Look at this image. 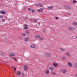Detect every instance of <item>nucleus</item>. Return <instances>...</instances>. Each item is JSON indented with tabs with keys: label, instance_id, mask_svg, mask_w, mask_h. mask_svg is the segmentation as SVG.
Masks as SVG:
<instances>
[{
	"label": "nucleus",
	"instance_id": "nucleus-37",
	"mask_svg": "<svg viewBox=\"0 0 77 77\" xmlns=\"http://www.w3.org/2000/svg\"><path fill=\"white\" fill-rule=\"evenodd\" d=\"M55 19H56V20H58L59 19V18H58L57 17H56Z\"/></svg>",
	"mask_w": 77,
	"mask_h": 77
},
{
	"label": "nucleus",
	"instance_id": "nucleus-31",
	"mask_svg": "<svg viewBox=\"0 0 77 77\" xmlns=\"http://www.w3.org/2000/svg\"><path fill=\"white\" fill-rule=\"evenodd\" d=\"M77 2V1H76L75 0H73V3H76Z\"/></svg>",
	"mask_w": 77,
	"mask_h": 77
},
{
	"label": "nucleus",
	"instance_id": "nucleus-29",
	"mask_svg": "<svg viewBox=\"0 0 77 77\" xmlns=\"http://www.w3.org/2000/svg\"><path fill=\"white\" fill-rule=\"evenodd\" d=\"M33 22H37V20L36 19H34L33 20Z\"/></svg>",
	"mask_w": 77,
	"mask_h": 77
},
{
	"label": "nucleus",
	"instance_id": "nucleus-30",
	"mask_svg": "<svg viewBox=\"0 0 77 77\" xmlns=\"http://www.w3.org/2000/svg\"><path fill=\"white\" fill-rule=\"evenodd\" d=\"M60 50H61V51H64L65 50V49H63L62 48H60Z\"/></svg>",
	"mask_w": 77,
	"mask_h": 77
},
{
	"label": "nucleus",
	"instance_id": "nucleus-7",
	"mask_svg": "<svg viewBox=\"0 0 77 77\" xmlns=\"http://www.w3.org/2000/svg\"><path fill=\"white\" fill-rule=\"evenodd\" d=\"M49 69L51 71H54V67L53 66L50 67H49Z\"/></svg>",
	"mask_w": 77,
	"mask_h": 77
},
{
	"label": "nucleus",
	"instance_id": "nucleus-35",
	"mask_svg": "<svg viewBox=\"0 0 77 77\" xmlns=\"http://www.w3.org/2000/svg\"><path fill=\"white\" fill-rule=\"evenodd\" d=\"M2 23H4V22H5V20L4 19L2 21Z\"/></svg>",
	"mask_w": 77,
	"mask_h": 77
},
{
	"label": "nucleus",
	"instance_id": "nucleus-41",
	"mask_svg": "<svg viewBox=\"0 0 77 77\" xmlns=\"http://www.w3.org/2000/svg\"><path fill=\"white\" fill-rule=\"evenodd\" d=\"M18 38H19V39H20V37L19 36H18Z\"/></svg>",
	"mask_w": 77,
	"mask_h": 77
},
{
	"label": "nucleus",
	"instance_id": "nucleus-6",
	"mask_svg": "<svg viewBox=\"0 0 77 77\" xmlns=\"http://www.w3.org/2000/svg\"><path fill=\"white\" fill-rule=\"evenodd\" d=\"M45 74H49L50 73V70L49 69H47L45 70Z\"/></svg>",
	"mask_w": 77,
	"mask_h": 77
},
{
	"label": "nucleus",
	"instance_id": "nucleus-11",
	"mask_svg": "<svg viewBox=\"0 0 77 77\" xmlns=\"http://www.w3.org/2000/svg\"><path fill=\"white\" fill-rule=\"evenodd\" d=\"M40 37V35H35V36L34 37L35 39H39V37Z\"/></svg>",
	"mask_w": 77,
	"mask_h": 77
},
{
	"label": "nucleus",
	"instance_id": "nucleus-40",
	"mask_svg": "<svg viewBox=\"0 0 77 77\" xmlns=\"http://www.w3.org/2000/svg\"><path fill=\"white\" fill-rule=\"evenodd\" d=\"M3 53L2 52L1 53V54L2 55V54Z\"/></svg>",
	"mask_w": 77,
	"mask_h": 77
},
{
	"label": "nucleus",
	"instance_id": "nucleus-42",
	"mask_svg": "<svg viewBox=\"0 0 77 77\" xmlns=\"http://www.w3.org/2000/svg\"><path fill=\"white\" fill-rule=\"evenodd\" d=\"M75 38H76V39H77V36H76Z\"/></svg>",
	"mask_w": 77,
	"mask_h": 77
},
{
	"label": "nucleus",
	"instance_id": "nucleus-17",
	"mask_svg": "<svg viewBox=\"0 0 77 77\" xmlns=\"http://www.w3.org/2000/svg\"><path fill=\"white\" fill-rule=\"evenodd\" d=\"M30 32V31L29 30H27L25 31V33L26 34H29Z\"/></svg>",
	"mask_w": 77,
	"mask_h": 77
},
{
	"label": "nucleus",
	"instance_id": "nucleus-3",
	"mask_svg": "<svg viewBox=\"0 0 77 77\" xmlns=\"http://www.w3.org/2000/svg\"><path fill=\"white\" fill-rule=\"evenodd\" d=\"M60 72H62V73H63V74H65L66 72V70L65 69H63L60 70Z\"/></svg>",
	"mask_w": 77,
	"mask_h": 77
},
{
	"label": "nucleus",
	"instance_id": "nucleus-46",
	"mask_svg": "<svg viewBox=\"0 0 77 77\" xmlns=\"http://www.w3.org/2000/svg\"><path fill=\"white\" fill-rule=\"evenodd\" d=\"M0 32H1V30H0Z\"/></svg>",
	"mask_w": 77,
	"mask_h": 77
},
{
	"label": "nucleus",
	"instance_id": "nucleus-4",
	"mask_svg": "<svg viewBox=\"0 0 77 77\" xmlns=\"http://www.w3.org/2000/svg\"><path fill=\"white\" fill-rule=\"evenodd\" d=\"M15 55V54L14 52H11L9 54V57H13Z\"/></svg>",
	"mask_w": 77,
	"mask_h": 77
},
{
	"label": "nucleus",
	"instance_id": "nucleus-45",
	"mask_svg": "<svg viewBox=\"0 0 77 77\" xmlns=\"http://www.w3.org/2000/svg\"><path fill=\"white\" fill-rule=\"evenodd\" d=\"M38 24H39V25H40V23H38Z\"/></svg>",
	"mask_w": 77,
	"mask_h": 77
},
{
	"label": "nucleus",
	"instance_id": "nucleus-33",
	"mask_svg": "<svg viewBox=\"0 0 77 77\" xmlns=\"http://www.w3.org/2000/svg\"><path fill=\"white\" fill-rule=\"evenodd\" d=\"M32 13H35V11L34 10H32Z\"/></svg>",
	"mask_w": 77,
	"mask_h": 77
},
{
	"label": "nucleus",
	"instance_id": "nucleus-47",
	"mask_svg": "<svg viewBox=\"0 0 77 77\" xmlns=\"http://www.w3.org/2000/svg\"><path fill=\"white\" fill-rule=\"evenodd\" d=\"M76 28H77V26H76Z\"/></svg>",
	"mask_w": 77,
	"mask_h": 77
},
{
	"label": "nucleus",
	"instance_id": "nucleus-15",
	"mask_svg": "<svg viewBox=\"0 0 77 77\" xmlns=\"http://www.w3.org/2000/svg\"><path fill=\"white\" fill-rule=\"evenodd\" d=\"M23 26H24V29H28V27L27 26V25L24 24Z\"/></svg>",
	"mask_w": 77,
	"mask_h": 77
},
{
	"label": "nucleus",
	"instance_id": "nucleus-25",
	"mask_svg": "<svg viewBox=\"0 0 77 77\" xmlns=\"http://www.w3.org/2000/svg\"><path fill=\"white\" fill-rule=\"evenodd\" d=\"M74 66L75 68H77V63H75V64Z\"/></svg>",
	"mask_w": 77,
	"mask_h": 77
},
{
	"label": "nucleus",
	"instance_id": "nucleus-44",
	"mask_svg": "<svg viewBox=\"0 0 77 77\" xmlns=\"http://www.w3.org/2000/svg\"><path fill=\"white\" fill-rule=\"evenodd\" d=\"M27 8V7H26V8L25 9H26Z\"/></svg>",
	"mask_w": 77,
	"mask_h": 77
},
{
	"label": "nucleus",
	"instance_id": "nucleus-5",
	"mask_svg": "<svg viewBox=\"0 0 77 77\" xmlns=\"http://www.w3.org/2000/svg\"><path fill=\"white\" fill-rule=\"evenodd\" d=\"M67 64L69 67H70V68L71 67H72V63L71 62H68L67 63Z\"/></svg>",
	"mask_w": 77,
	"mask_h": 77
},
{
	"label": "nucleus",
	"instance_id": "nucleus-43",
	"mask_svg": "<svg viewBox=\"0 0 77 77\" xmlns=\"http://www.w3.org/2000/svg\"><path fill=\"white\" fill-rule=\"evenodd\" d=\"M44 0V1H47V0Z\"/></svg>",
	"mask_w": 77,
	"mask_h": 77
},
{
	"label": "nucleus",
	"instance_id": "nucleus-1",
	"mask_svg": "<svg viewBox=\"0 0 77 77\" xmlns=\"http://www.w3.org/2000/svg\"><path fill=\"white\" fill-rule=\"evenodd\" d=\"M68 29L70 31H74L75 30V28L74 27L70 26L68 27Z\"/></svg>",
	"mask_w": 77,
	"mask_h": 77
},
{
	"label": "nucleus",
	"instance_id": "nucleus-32",
	"mask_svg": "<svg viewBox=\"0 0 77 77\" xmlns=\"http://www.w3.org/2000/svg\"><path fill=\"white\" fill-rule=\"evenodd\" d=\"M3 18V16L2 15L0 16V18Z\"/></svg>",
	"mask_w": 77,
	"mask_h": 77
},
{
	"label": "nucleus",
	"instance_id": "nucleus-19",
	"mask_svg": "<svg viewBox=\"0 0 77 77\" xmlns=\"http://www.w3.org/2000/svg\"><path fill=\"white\" fill-rule=\"evenodd\" d=\"M65 54L67 56H71V55L70 54V53L68 52H66L65 53Z\"/></svg>",
	"mask_w": 77,
	"mask_h": 77
},
{
	"label": "nucleus",
	"instance_id": "nucleus-18",
	"mask_svg": "<svg viewBox=\"0 0 77 77\" xmlns=\"http://www.w3.org/2000/svg\"><path fill=\"white\" fill-rule=\"evenodd\" d=\"M38 6L40 7L41 8H42V7H43V5H42V4L39 3L38 4Z\"/></svg>",
	"mask_w": 77,
	"mask_h": 77
},
{
	"label": "nucleus",
	"instance_id": "nucleus-9",
	"mask_svg": "<svg viewBox=\"0 0 77 77\" xmlns=\"http://www.w3.org/2000/svg\"><path fill=\"white\" fill-rule=\"evenodd\" d=\"M30 47L31 48H36V45H32L30 46Z\"/></svg>",
	"mask_w": 77,
	"mask_h": 77
},
{
	"label": "nucleus",
	"instance_id": "nucleus-2",
	"mask_svg": "<svg viewBox=\"0 0 77 77\" xmlns=\"http://www.w3.org/2000/svg\"><path fill=\"white\" fill-rule=\"evenodd\" d=\"M29 68V66L27 64H25L24 65V70L25 71H27V69Z\"/></svg>",
	"mask_w": 77,
	"mask_h": 77
},
{
	"label": "nucleus",
	"instance_id": "nucleus-26",
	"mask_svg": "<svg viewBox=\"0 0 77 77\" xmlns=\"http://www.w3.org/2000/svg\"><path fill=\"white\" fill-rule=\"evenodd\" d=\"M13 70H14V71H16V68H15V67H13Z\"/></svg>",
	"mask_w": 77,
	"mask_h": 77
},
{
	"label": "nucleus",
	"instance_id": "nucleus-12",
	"mask_svg": "<svg viewBox=\"0 0 77 77\" xmlns=\"http://www.w3.org/2000/svg\"><path fill=\"white\" fill-rule=\"evenodd\" d=\"M53 6H51L48 7V10H51V9H53Z\"/></svg>",
	"mask_w": 77,
	"mask_h": 77
},
{
	"label": "nucleus",
	"instance_id": "nucleus-22",
	"mask_svg": "<svg viewBox=\"0 0 77 77\" xmlns=\"http://www.w3.org/2000/svg\"><path fill=\"white\" fill-rule=\"evenodd\" d=\"M17 74L18 75H19L21 74V72L19 71H18L17 72Z\"/></svg>",
	"mask_w": 77,
	"mask_h": 77
},
{
	"label": "nucleus",
	"instance_id": "nucleus-36",
	"mask_svg": "<svg viewBox=\"0 0 77 77\" xmlns=\"http://www.w3.org/2000/svg\"><path fill=\"white\" fill-rule=\"evenodd\" d=\"M71 9V7H69V8H68V9H69V10H70Z\"/></svg>",
	"mask_w": 77,
	"mask_h": 77
},
{
	"label": "nucleus",
	"instance_id": "nucleus-28",
	"mask_svg": "<svg viewBox=\"0 0 77 77\" xmlns=\"http://www.w3.org/2000/svg\"><path fill=\"white\" fill-rule=\"evenodd\" d=\"M21 77H24V73H22L21 74Z\"/></svg>",
	"mask_w": 77,
	"mask_h": 77
},
{
	"label": "nucleus",
	"instance_id": "nucleus-48",
	"mask_svg": "<svg viewBox=\"0 0 77 77\" xmlns=\"http://www.w3.org/2000/svg\"><path fill=\"white\" fill-rule=\"evenodd\" d=\"M12 59H14V58H12Z\"/></svg>",
	"mask_w": 77,
	"mask_h": 77
},
{
	"label": "nucleus",
	"instance_id": "nucleus-39",
	"mask_svg": "<svg viewBox=\"0 0 77 77\" xmlns=\"http://www.w3.org/2000/svg\"><path fill=\"white\" fill-rule=\"evenodd\" d=\"M75 76L76 77H77V73H76V74H75Z\"/></svg>",
	"mask_w": 77,
	"mask_h": 77
},
{
	"label": "nucleus",
	"instance_id": "nucleus-21",
	"mask_svg": "<svg viewBox=\"0 0 77 77\" xmlns=\"http://www.w3.org/2000/svg\"><path fill=\"white\" fill-rule=\"evenodd\" d=\"M73 24L74 25V26H77V23L76 22H74L73 23Z\"/></svg>",
	"mask_w": 77,
	"mask_h": 77
},
{
	"label": "nucleus",
	"instance_id": "nucleus-27",
	"mask_svg": "<svg viewBox=\"0 0 77 77\" xmlns=\"http://www.w3.org/2000/svg\"><path fill=\"white\" fill-rule=\"evenodd\" d=\"M65 58H66L65 57H63L62 58V60H64L65 59Z\"/></svg>",
	"mask_w": 77,
	"mask_h": 77
},
{
	"label": "nucleus",
	"instance_id": "nucleus-8",
	"mask_svg": "<svg viewBox=\"0 0 77 77\" xmlns=\"http://www.w3.org/2000/svg\"><path fill=\"white\" fill-rule=\"evenodd\" d=\"M43 8H41L39 9H38L37 10L38 12H43Z\"/></svg>",
	"mask_w": 77,
	"mask_h": 77
},
{
	"label": "nucleus",
	"instance_id": "nucleus-20",
	"mask_svg": "<svg viewBox=\"0 0 77 77\" xmlns=\"http://www.w3.org/2000/svg\"><path fill=\"white\" fill-rule=\"evenodd\" d=\"M51 74H52V75H57V74H56V73L55 72H51Z\"/></svg>",
	"mask_w": 77,
	"mask_h": 77
},
{
	"label": "nucleus",
	"instance_id": "nucleus-16",
	"mask_svg": "<svg viewBox=\"0 0 77 77\" xmlns=\"http://www.w3.org/2000/svg\"><path fill=\"white\" fill-rule=\"evenodd\" d=\"M6 13V11H0V14H5Z\"/></svg>",
	"mask_w": 77,
	"mask_h": 77
},
{
	"label": "nucleus",
	"instance_id": "nucleus-24",
	"mask_svg": "<svg viewBox=\"0 0 77 77\" xmlns=\"http://www.w3.org/2000/svg\"><path fill=\"white\" fill-rule=\"evenodd\" d=\"M22 36L23 37H24L25 36H26V33H23L22 34Z\"/></svg>",
	"mask_w": 77,
	"mask_h": 77
},
{
	"label": "nucleus",
	"instance_id": "nucleus-34",
	"mask_svg": "<svg viewBox=\"0 0 77 77\" xmlns=\"http://www.w3.org/2000/svg\"><path fill=\"white\" fill-rule=\"evenodd\" d=\"M28 11H30V10H31L30 8H28Z\"/></svg>",
	"mask_w": 77,
	"mask_h": 77
},
{
	"label": "nucleus",
	"instance_id": "nucleus-23",
	"mask_svg": "<svg viewBox=\"0 0 77 77\" xmlns=\"http://www.w3.org/2000/svg\"><path fill=\"white\" fill-rule=\"evenodd\" d=\"M25 41L26 42H27L29 41V38H26L25 39Z\"/></svg>",
	"mask_w": 77,
	"mask_h": 77
},
{
	"label": "nucleus",
	"instance_id": "nucleus-14",
	"mask_svg": "<svg viewBox=\"0 0 77 77\" xmlns=\"http://www.w3.org/2000/svg\"><path fill=\"white\" fill-rule=\"evenodd\" d=\"M58 65V64L56 63H53V66H54V67H57Z\"/></svg>",
	"mask_w": 77,
	"mask_h": 77
},
{
	"label": "nucleus",
	"instance_id": "nucleus-13",
	"mask_svg": "<svg viewBox=\"0 0 77 77\" xmlns=\"http://www.w3.org/2000/svg\"><path fill=\"white\" fill-rule=\"evenodd\" d=\"M44 38L41 37L40 36L38 38L39 41H42V40H44Z\"/></svg>",
	"mask_w": 77,
	"mask_h": 77
},
{
	"label": "nucleus",
	"instance_id": "nucleus-10",
	"mask_svg": "<svg viewBox=\"0 0 77 77\" xmlns=\"http://www.w3.org/2000/svg\"><path fill=\"white\" fill-rule=\"evenodd\" d=\"M45 56H47V57H50V54L49 53H46L45 54Z\"/></svg>",
	"mask_w": 77,
	"mask_h": 77
},
{
	"label": "nucleus",
	"instance_id": "nucleus-38",
	"mask_svg": "<svg viewBox=\"0 0 77 77\" xmlns=\"http://www.w3.org/2000/svg\"><path fill=\"white\" fill-rule=\"evenodd\" d=\"M14 60H16V61H17V58H14Z\"/></svg>",
	"mask_w": 77,
	"mask_h": 77
}]
</instances>
